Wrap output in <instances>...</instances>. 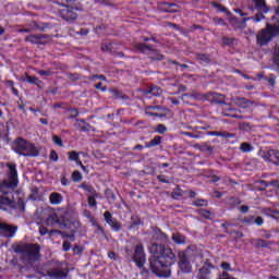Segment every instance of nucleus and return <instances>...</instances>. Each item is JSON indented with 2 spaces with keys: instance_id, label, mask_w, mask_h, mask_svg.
I'll return each mask as SVG.
<instances>
[{
  "instance_id": "13d9d810",
  "label": "nucleus",
  "mask_w": 279,
  "mask_h": 279,
  "mask_svg": "<svg viewBox=\"0 0 279 279\" xmlns=\"http://www.w3.org/2000/svg\"><path fill=\"white\" fill-rule=\"evenodd\" d=\"M234 12H236V14H240V16L246 15L245 13H243V11L241 9H234Z\"/></svg>"
},
{
  "instance_id": "a18cd8bd",
  "label": "nucleus",
  "mask_w": 279,
  "mask_h": 279,
  "mask_svg": "<svg viewBox=\"0 0 279 279\" xmlns=\"http://www.w3.org/2000/svg\"><path fill=\"white\" fill-rule=\"evenodd\" d=\"M95 88H97V90H102V93H106V87L102 86V83H97L95 85Z\"/></svg>"
},
{
  "instance_id": "37998d69",
  "label": "nucleus",
  "mask_w": 279,
  "mask_h": 279,
  "mask_svg": "<svg viewBox=\"0 0 279 279\" xmlns=\"http://www.w3.org/2000/svg\"><path fill=\"white\" fill-rule=\"evenodd\" d=\"M111 50H112V44L102 45V51H111Z\"/></svg>"
},
{
  "instance_id": "1a4fd4ad",
  "label": "nucleus",
  "mask_w": 279,
  "mask_h": 279,
  "mask_svg": "<svg viewBox=\"0 0 279 279\" xmlns=\"http://www.w3.org/2000/svg\"><path fill=\"white\" fill-rule=\"evenodd\" d=\"M17 231L19 227L0 222V236H5L7 239H14Z\"/></svg>"
},
{
  "instance_id": "4d7b16f0",
  "label": "nucleus",
  "mask_w": 279,
  "mask_h": 279,
  "mask_svg": "<svg viewBox=\"0 0 279 279\" xmlns=\"http://www.w3.org/2000/svg\"><path fill=\"white\" fill-rule=\"evenodd\" d=\"M61 184H62L63 186H69V180H66V178H62V179H61Z\"/></svg>"
},
{
  "instance_id": "c9c22d12",
  "label": "nucleus",
  "mask_w": 279,
  "mask_h": 279,
  "mask_svg": "<svg viewBox=\"0 0 279 279\" xmlns=\"http://www.w3.org/2000/svg\"><path fill=\"white\" fill-rule=\"evenodd\" d=\"M214 8H216V10L219 12H228V9L219 3H214Z\"/></svg>"
},
{
  "instance_id": "72a5a7b5",
  "label": "nucleus",
  "mask_w": 279,
  "mask_h": 279,
  "mask_svg": "<svg viewBox=\"0 0 279 279\" xmlns=\"http://www.w3.org/2000/svg\"><path fill=\"white\" fill-rule=\"evenodd\" d=\"M214 136H226V138H232L234 136V134H229V133H218V132H214L213 133Z\"/></svg>"
},
{
  "instance_id": "ddd939ff",
  "label": "nucleus",
  "mask_w": 279,
  "mask_h": 279,
  "mask_svg": "<svg viewBox=\"0 0 279 279\" xmlns=\"http://www.w3.org/2000/svg\"><path fill=\"white\" fill-rule=\"evenodd\" d=\"M104 217H105V221L108 223V226H110L112 230H114V232H119V230H121V222L112 218V214H110V211H106L104 214Z\"/></svg>"
},
{
  "instance_id": "f8f14e48",
  "label": "nucleus",
  "mask_w": 279,
  "mask_h": 279,
  "mask_svg": "<svg viewBox=\"0 0 279 279\" xmlns=\"http://www.w3.org/2000/svg\"><path fill=\"white\" fill-rule=\"evenodd\" d=\"M60 16L64 21H75L77 19V13H75V9L66 5L60 11Z\"/></svg>"
},
{
  "instance_id": "2f4dec72",
  "label": "nucleus",
  "mask_w": 279,
  "mask_h": 279,
  "mask_svg": "<svg viewBox=\"0 0 279 279\" xmlns=\"http://www.w3.org/2000/svg\"><path fill=\"white\" fill-rule=\"evenodd\" d=\"M80 158V154L77 151H71L69 153V160L76 161Z\"/></svg>"
},
{
  "instance_id": "774afa93",
  "label": "nucleus",
  "mask_w": 279,
  "mask_h": 279,
  "mask_svg": "<svg viewBox=\"0 0 279 279\" xmlns=\"http://www.w3.org/2000/svg\"><path fill=\"white\" fill-rule=\"evenodd\" d=\"M269 279H279L278 277H276V276H270V278Z\"/></svg>"
},
{
  "instance_id": "bf43d9fd",
  "label": "nucleus",
  "mask_w": 279,
  "mask_h": 279,
  "mask_svg": "<svg viewBox=\"0 0 279 279\" xmlns=\"http://www.w3.org/2000/svg\"><path fill=\"white\" fill-rule=\"evenodd\" d=\"M116 256H117V254L114 252H109L108 253V257L111 258V260L114 259Z\"/></svg>"
},
{
  "instance_id": "f03ea898",
  "label": "nucleus",
  "mask_w": 279,
  "mask_h": 279,
  "mask_svg": "<svg viewBox=\"0 0 279 279\" xmlns=\"http://www.w3.org/2000/svg\"><path fill=\"white\" fill-rule=\"evenodd\" d=\"M272 24H267V27L262 29L259 34L256 36L257 45L260 47L268 45L271 41L274 36H278L279 34V20L278 17H272Z\"/></svg>"
},
{
  "instance_id": "9d476101",
  "label": "nucleus",
  "mask_w": 279,
  "mask_h": 279,
  "mask_svg": "<svg viewBox=\"0 0 279 279\" xmlns=\"http://www.w3.org/2000/svg\"><path fill=\"white\" fill-rule=\"evenodd\" d=\"M133 260L136 263L137 267H143L145 265L146 258H145V248L143 247V244H137L135 246Z\"/></svg>"
},
{
  "instance_id": "423d86ee",
  "label": "nucleus",
  "mask_w": 279,
  "mask_h": 279,
  "mask_svg": "<svg viewBox=\"0 0 279 279\" xmlns=\"http://www.w3.org/2000/svg\"><path fill=\"white\" fill-rule=\"evenodd\" d=\"M15 254H22L24 258H27V260H34L35 258H38V253L40 252V246L36 244H23L17 245L14 248Z\"/></svg>"
},
{
  "instance_id": "0e129e2a",
  "label": "nucleus",
  "mask_w": 279,
  "mask_h": 279,
  "mask_svg": "<svg viewBox=\"0 0 279 279\" xmlns=\"http://www.w3.org/2000/svg\"><path fill=\"white\" fill-rule=\"evenodd\" d=\"M181 71H184V69H189V65L186 64H179Z\"/></svg>"
},
{
  "instance_id": "680f3d73",
  "label": "nucleus",
  "mask_w": 279,
  "mask_h": 279,
  "mask_svg": "<svg viewBox=\"0 0 279 279\" xmlns=\"http://www.w3.org/2000/svg\"><path fill=\"white\" fill-rule=\"evenodd\" d=\"M257 245H262V247L266 246L265 241H263V240H258Z\"/></svg>"
},
{
  "instance_id": "f3484780",
  "label": "nucleus",
  "mask_w": 279,
  "mask_h": 279,
  "mask_svg": "<svg viewBox=\"0 0 279 279\" xmlns=\"http://www.w3.org/2000/svg\"><path fill=\"white\" fill-rule=\"evenodd\" d=\"M24 82H27L28 84H34L35 86H38V88H43V81H40L36 76H32L29 74H26Z\"/></svg>"
},
{
  "instance_id": "39448f33",
  "label": "nucleus",
  "mask_w": 279,
  "mask_h": 279,
  "mask_svg": "<svg viewBox=\"0 0 279 279\" xmlns=\"http://www.w3.org/2000/svg\"><path fill=\"white\" fill-rule=\"evenodd\" d=\"M13 149L20 156H28V157L38 156V148H36L34 144L23 138H19L17 141H15Z\"/></svg>"
},
{
  "instance_id": "de8ad7c7",
  "label": "nucleus",
  "mask_w": 279,
  "mask_h": 279,
  "mask_svg": "<svg viewBox=\"0 0 279 279\" xmlns=\"http://www.w3.org/2000/svg\"><path fill=\"white\" fill-rule=\"evenodd\" d=\"M202 215H203V217H205V219H210V211H208V210H202Z\"/></svg>"
},
{
  "instance_id": "f257e3e1",
  "label": "nucleus",
  "mask_w": 279,
  "mask_h": 279,
  "mask_svg": "<svg viewBox=\"0 0 279 279\" xmlns=\"http://www.w3.org/2000/svg\"><path fill=\"white\" fill-rule=\"evenodd\" d=\"M149 252L153 254V258L150 259L153 274L158 276H169L162 272L175 263V254H173V251L162 244L154 243L150 245Z\"/></svg>"
},
{
  "instance_id": "09e8293b",
  "label": "nucleus",
  "mask_w": 279,
  "mask_h": 279,
  "mask_svg": "<svg viewBox=\"0 0 279 279\" xmlns=\"http://www.w3.org/2000/svg\"><path fill=\"white\" fill-rule=\"evenodd\" d=\"M47 228L45 227H39V234H41V236H45V234H47Z\"/></svg>"
},
{
  "instance_id": "79ce46f5",
  "label": "nucleus",
  "mask_w": 279,
  "mask_h": 279,
  "mask_svg": "<svg viewBox=\"0 0 279 279\" xmlns=\"http://www.w3.org/2000/svg\"><path fill=\"white\" fill-rule=\"evenodd\" d=\"M36 73H37L38 75H46V76L51 75V72H50V71H45V70H36Z\"/></svg>"
},
{
  "instance_id": "b1692460",
  "label": "nucleus",
  "mask_w": 279,
  "mask_h": 279,
  "mask_svg": "<svg viewBox=\"0 0 279 279\" xmlns=\"http://www.w3.org/2000/svg\"><path fill=\"white\" fill-rule=\"evenodd\" d=\"M255 5L260 12H267V5L265 4V0H255Z\"/></svg>"
},
{
  "instance_id": "cd10ccee",
  "label": "nucleus",
  "mask_w": 279,
  "mask_h": 279,
  "mask_svg": "<svg viewBox=\"0 0 279 279\" xmlns=\"http://www.w3.org/2000/svg\"><path fill=\"white\" fill-rule=\"evenodd\" d=\"M197 60H199L201 64H208V62H210V57L206 54H198Z\"/></svg>"
},
{
  "instance_id": "603ef678",
  "label": "nucleus",
  "mask_w": 279,
  "mask_h": 279,
  "mask_svg": "<svg viewBox=\"0 0 279 279\" xmlns=\"http://www.w3.org/2000/svg\"><path fill=\"white\" fill-rule=\"evenodd\" d=\"M254 220H255V218L252 216L250 218H246L244 221H245V223H255Z\"/></svg>"
},
{
  "instance_id": "4be33fe9",
  "label": "nucleus",
  "mask_w": 279,
  "mask_h": 279,
  "mask_svg": "<svg viewBox=\"0 0 279 279\" xmlns=\"http://www.w3.org/2000/svg\"><path fill=\"white\" fill-rule=\"evenodd\" d=\"M147 93L154 97H160V95H162V89L158 86H150Z\"/></svg>"
},
{
  "instance_id": "dca6fc26",
  "label": "nucleus",
  "mask_w": 279,
  "mask_h": 279,
  "mask_svg": "<svg viewBox=\"0 0 279 279\" xmlns=\"http://www.w3.org/2000/svg\"><path fill=\"white\" fill-rule=\"evenodd\" d=\"M8 206L9 208H14V201L8 196H0V209L8 210Z\"/></svg>"
},
{
  "instance_id": "6e6d98bb",
  "label": "nucleus",
  "mask_w": 279,
  "mask_h": 279,
  "mask_svg": "<svg viewBox=\"0 0 279 279\" xmlns=\"http://www.w3.org/2000/svg\"><path fill=\"white\" fill-rule=\"evenodd\" d=\"M102 80L104 82H106V77L104 75H94L93 80Z\"/></svg>"
},
{
  "instance_id": "7ed1b4c3",
  "label": "nucleus",
  "mask_w": 279,
  "mask_h": 279,
  "mask_svg": "<svg viewBox=\"0 0 279 279\" xmlns=\"http://www.w3.org/2000/svg\"><path fill=\"white\" fill-rule=\"evenodd\" d=\"M9 169V178L0 183V193H8L19 186V172L16 171V163H7Z\"/></svg>"
},
{
  "instance_id": "69168bd1",
  "label": "nucleus",
  "mask_w": 279,
  "mask_h": 279,
  "mask_svg": "<svg viewBox=\"0 0 279 279\" xmlns=\"http://www.w3.org/2000/svg\"><path fill=\"white\" fill-rule=\"evenodd\" d=\"M21 33L25 32L26 34H29V32H32L31 28H24V29H20Z\"/></svg>"
},
{
  "instance_id": "e433bc0d",
  "label": "nucleus",
  "mask_w": 279,
  "mask_h": 279,
  "mask_svg": "<svg viewBox=\"0 0 279 279\" xmlns=\"http://www.w3.org/2000/svg\"><path fill=\"white\" fill-rule=\"evenodd\" d=\"M221 268L225 270V271H232V267L230 266V263H227V262H223L221 264Z\"/></svg>"
},
{
  "instance_id": "0eeeda50",
  "label": "nucleus",
  "mask_w": 279,
  "mask_h": 279,
  "mask_svg": "<svg viewBox=\"0 0 279 279\" xmlns=\"http://www.w3.org/2000/svg\"><path fill=\"white\" fill-rule=\"evenodd\" d=\"M258 156L263 158L266 162H271V165H279V151L276 149L259 150Z\"/></svg>"
},
{
  "instance_id": "6e6552de",
  "label": "nucleus",
  "mask_w": 279,
  "mask_h": 279,
  "mask_svg": "<svg viewBox=\"0 0 279 279\" xmlns=\"http://www.w3.org/2000/svg\"><path fill=\"white\" fill-rule=\"evenodd\" d=\"M66 217H69L66 209H59L57 213L49 216L47 223L48 226L53 223H66Z\"/></svg>"
},
{
  "instance_id": "2eb2a0df",
  "label": "nucleus",
  "mask_w": 279,
  "mask_h": 279,
  "mask_svg": "<svg viewBox=\"0 0 279 279\" xmlns=\"http://www.w3.org/2000/svg\"><path fill=\"white\" fill-rule=\"evenodd\" d=\"M49 202L52 206H60V204H62V202H64V197H62V194H60V193L52 192L49 195Z\"/></svg>"
},
{
  "instance_id": "3c124183",
  "label": "nucleus",
  "mask_w": 279,
  "mask_h": 279,
  "mask_svg": "<svg viewBox=\"0 0 279 279\" xmlns=\"http://www.w3.org/2000/svg\"><path fill=\"white\" fill-rule=\"evenodd\" d=\"M183 134H184L185 136H190L191 138H199L198 135H195V134H193V133H186V132H184Z\"/></svg>"
},
{
  "instance_id": "aec40b11",
  "label": "nucleus",
  "mask_w": 279,
  "mask_h": 279,
  "mask_svg": "<svg viewBox=\"0 0 279 279\" xmlns=\"http://www.w3.org/2000/svg\"><path fill=\"white\" fill-rule=\"evenodd\" d=\"M172 241H174L177 245H184V243H186V238L180 233H173Z\"/></svg>"
},
{
  "instance_id": "a19ab883",
  "label": "nucleus",
  "mask_w": 279,
  "mask_h": 279,
  "mask_svg": "<svg viewBox=\"0 0 279 279\" xmlns=\"http://www.w3.org/2000/svg\"><path fill=\"white\" fill-rule=\"evenodd\" d=\"M157 180H159V182H163V184H169V181L167 180V177H165V174H159L157 177Z\"/></svg>"
},
{
  "instance_id": "5fc2aeb1",
  "label": "nucleus",
  "mask_w": 279,
  "mask_h": 279,
  "mask_svg": "<svg viewBox=\"0 0 279 279\" xmlns=\"http://www.w3.org/2000/svg\"><path fill=\"white\" fill-rule=\"evenodd\" d=\"M160 239L166 243V241H169V238L165 233H160Z\"/></svg>"
},
{
  "instance_id": "6ab92c4d",
  "label": "nucleus",
  "mask_w": 279,
  "mask_h": 279,
  "mask_svg": "<svg viewBox=\"0 0 279 279\" xmlns=\"http://www.w3.org/2000/svg\"><path fill=\"white\" fill-rule=\"evenodd\" d=\"M210 268H213V266H204L199 269V275L198 278L199 279H208V277L210 276Z\"/></svg>"
},
{
  "instance_id": "8fccbe9b",
  "label": "nucleus",
  "mask_w": 279,
  "mask_h": 279,
  "mask_svg": "<svg viewBox=\"0 0 279 279\" xmlns=\"http://www.w3.org/2000/svg\"><path fill=\"white\" fill-rule=\"evenodd\" d=\"M247 210H250V207L247 205H243L240 207L241 213H247Z\"/></svg>"
},
{
  "instance_id": "58836bf2",
  "label": "nucleus",
  "mask_w": 279,
  "mask_h": 279,
  "mask_svg": "<svg viewBox=\"0 0 279 279\" xmlns=\"http://www.w3.org/2000/svg\"><path fill=\"white\" fill-rule=\"evenodd\" d=\"M50 160L58 162V153H56V150L50 151Z\"/></svg>"
},
{
  "instance_id": "f704fd0d",
  "label": "nucleus",
  "mask_w": 279,
  "mask_h": 279,
  "mask_svg": "<svg viewBox=\"0 0 279 279\" xmlns=\"http://www.w3.org/2000/svg\"><path fill=\"white\" fill-rule=\"evenodd\" d=\"M194 206H208V202L206 199H197L194 202Z\"/></svg>"
},
{
  "instance_id": "bb28decb",
  "label": "nucleus",
  "mask_w": 279,
  "mask_h": 279,
  "mask_svg": "<svg viewBox=\"0 0 279 279\" xmlns=\"http://www.w3.org/2000/svg\"><path fill=\"white\" fill-rule=\"evenodd\" d=\"M99 195L98 194H92L89 197H88V205L92 207V208H95V206H97V201L95 199V197H98Z\"/></svg>"
},
{
  "instance_id": "20e7f679",
  "label": "nucleus",
  "mask_w": 279,
  "mask_h": 279,
  "mask_svg": "<svg viewBox=\"0 0 279 279\" xmlns=\"http://www.w3.org/2000/svg\"><path fill=\"white\" fill-rule=\"evenodd\" d=\"M197 252L193 247H187L184 252H179V267L184 274L191 272V262L195 260Z\"/></svg>"
},
{
  "instance_id": "4468645a",
  "label": "nucleus",
  "mask_w": 279,
  "mask_h": 279,
  "mask_svg": "<svg viewBox=\"0 0 279 279\" xmlns=\"http://www.w3.org/2000/svg\"><path fill=\"white\" fill-rule=\"evenodd\" d=\"M232 104H234V106H238V108H250V106H252L254 102L250 99L243 98V97H233L231 98Z\"/></svg>"
},
{
  "instance_id": "7c9ffc66",
  "label": "nucleus",
  "mask_w": 279,
  "mask_h": 279,
  "mask_svg": "<svg viewBox=\"0 0 279 279\" xmlns=\"http://www.w3.org/2000/svg\"><path fill=\"white\" fill-rule=\"evenodd\" d=\"M81 189H84V191H87L88 193H90L92 195H96L97 193L95 192V189H93V186L87 185V184H82Z\"/></svg>"
},
{
  "instance_id": "9b49d317",
  "label": "nucleus",
  "mask_w": 279,
  "mask_h": 279,
  "mask_svg": "<svg viewBox=\"0 0 279 279\" xmlns=\"http://www.w3.org/2000/svg\"><path fill=\"white\" fill-rule=\"evenodd\" d=\"M26 43H31L32 45H47L49 41V36L47 35H28L25 38Z\"/></svg>"
},
{
  "instance_id": "412c9836",
  "label": "nucleus",
  "mask_w": 279,
  "mask_h": 279,
  "mask_svg": "<svg viewBox=\"0 0 279 279\" xmlns=\"http://www.w3.org/2000/svg\"><path fill=\"white\" fill-rule=\"evenodd\" d=\"M163 11H165V12H170V13H175V12H180V9L178 8L177 4H173V3H165V4H163Z\"/></svg>"
},
{
  "instance_id": "338daca9",
  "label": "nucleus",
  "mask_w": 279,
  "mask_h": 279,
  "mask_svg": "<svg viewBox=\"0 0 279 279\" xmlns=\"http://www.w3.org/2000/svg\"><path fill=\"white\" fill-rule=\"evenodd\" d=\"M211 182H219V177H213Z\"/></svg>"
},
{
  "instance_id": "c85d7f7f",
  "label": "nucleus",
  "mask_w": 279,
  "mask_h": 279,
  "mask_svg": "<svg viewBox=\"0 0 279 279\" xmlns=\"http://www.w3.org/2000/svg\"><path fill=\"white\" fill-rule=\"evenodd\" d=\"M52 142L54 145H58L59 147H64V144L62 143V138L58 135L52 136Z\"/></svg>"
},
{
  "instance_id": "052dcab7",
  "label": "nucleus",
  "mask_w": 279,
  "mask_h": 279,
  "mask_svg": "<svg viewBox=\"0 0 279 279\" xmlns=\"http://www.w3.org/2000/svg\"><path fill=\"white\" fill-rule=\"evenodd\" d=\"M39 121L43 123V125H49V120L47 119H40Z\"/></svg>"
},
{
  "instance_id": "4c0bfd02",
  "label": "nucleus",
  "mask_w": 279,
  "mask_h": 279,
  "mask_svg": "<svg viewBox=\"0 0 279 279\" xmlns=\"http://www.w3.org/2000/svg\"><path fill=\"white\" fill-rule=\"evenodd\" d=\"M252 21H254L255 23H259V21H263V19H265V16L262 13L256 14V16L251 17Z\"/></svg>"
},
{
  "instance_id": "c756f323",
  "label": "nucleus",
  "mask_w": 279,
  "mask_h": 279,
  "mask_svg": "<svg viewBox=\"0 0 279 279\" xmlns=\"http://www.w3.org/2000/svg\"><path fill=\"white\" fill-rule=\"evenodd\" d=\"M72 180H73V182H80V181H82V172H80V171H74V172L72 173Z\"/></svg>"
},
{
  "instance_id": "a211bd4d",
  "label": "nucleus",
  "mask_w": 279,
  "mask_h": 279,
  "mask_svg": "<svg viewBox=\"0 0 279 279\" xmlns=\"http://www.w3.org/2000/svg\"><path fill=\"white\" fill-rule=\"evenodd\" d=\"M48 276L49 278L62 279L66 278V272L64 270H49Z\"/></svg>"
},
{
  "instance_id": "5701e85b",
  "label": "nucleus",
  "mask_w": 279,
  "mask_h": 279,
  "mask_svg": "<svg viewBox=\"0 0 279 279\" xmlns=\"http://www.w3.org/2000/svg\"><path fill=\"white\" fill-rule=\"evenodd\" d=\"M135 49H137V51H142V53H145L147 51H151V46L137 43L135 44Z\"/></svg>"
},
{
  "instance_id": "e2e57ef3",
  "label": "nucleus",
  "mask_w": 279,
  "mask_h": 279,
  "mask_svg": "<svg viewBox=\"0 0 279 279\" xmlns=\"http://www.w3.org/2000/svg\"><path fill=\"white\" fill-rule=\"evenodd\" d=\"M77 114H80V112H77V109H72V116L77 117Z\"/></svg>"
},
{
  "instance_id": "ea45409f",
  "label": "nucleus",
  "mask_w": 279,
  "mask_h": 279,
  "mask_svg": "<svg viewBox=\"0 0 279 279\" xmlns=\"http://www.w3.org/2000/svg\"><path fill=\"white\" fill-rule=\"evenodd\" d=\"M254 223H256V226H263V223H265V220L263 219V217L258 216L255 218Z\"/></svg>"
},
{
  "instance_id": "864d4df0",
  "label": "nucleus",
  "mask_w": 279,
  "mask_h": 279,
  "mask_svg": "<svg viewBox=\"0 0 279 279\" xmlns=\"http://www.w3.org/2000/svg\"><path fill=\"white\" fill-rule=\"evenodd\" d=\"M248 128H250V124H247V123L240 124V130H247Z\"/></svg>"
},
{
  "instance_id": "c03bdc74",
  "label": "nucleus",
  "mask_w": 279,
  "mask_h": 279,
  "mask_svg": "<svg viewBox=\"0 0 279 279\" xmlns=\"http://www.w3.org/2000/svg\"><path fill=\"white\" fill-rule=\"evenodd\" d=\"M71 250V243L70 242H63V252H69Z\"/></svg>"
},
{
  "instance_id": "473e14b6",
  "label": "nucleus",
  "mask_w": 279,
  "mask_h": 279,
  "mask_svg": "<svg viewBox=\"0 0 279 279\" xmlns=\"http://www.w3.org/2000/svg\"><path fill=\"white\" fill-rule=\"evenodd\" d=\"M156 132H158V134H165L167 132V126H165V124H158Z\"/></svg>"
},
{
  "instance_id": "393cba45",
  "label": "nucleus",
  "mask_w": 279,
  "mask_h": 279,
  "mask_svg": "<svg viewBox=\"0 0 279 279\" xmlns=\"http://www.w3.org/2000/svg\"><path fill=\"white\" fill-rule=\"evenodd\" d=\"M161 137L160 136H155L154 140H151L148 144H146V147H156L157 145H160L161 143Z\"/></svg>"
},
{
  "instance_id": "49530a36",
  "label": "nucleus",
  "mask_w": 279,
  "mask_h": 279,
  "mask_svg": "<svg viewBox=\"0 0 279 279\" xmlns=\"http://www.w3.org/2000/svg\"><path fill=\"white\" fill-rule=\"evenodd\" d=\"M270 217H272V219H278V217H279V211H278V210H271V211H270Z\"/></svg>"
},
{
  "instance_id": "a878e982",
  "label": "nucleus",
  "mask_w": 279,
  "mask_h": 279,
  "mask_svg": "<svg viewBox=\"0 0 279 279\" xmlns=\"http://www.w3.org/2000/svg\"><path fill=\"white\" fill-rule=\"evenodd\" d=\"M240 149L244 154H247V153L252 151L253 147L248 143H242L241 146H240Z\"/></svg>"
}]
</instances>
